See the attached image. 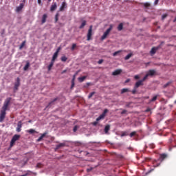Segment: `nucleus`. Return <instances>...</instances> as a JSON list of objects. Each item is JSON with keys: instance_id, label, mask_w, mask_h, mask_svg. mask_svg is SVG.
Masks as SVG:
<instances>
[{"instance_id": "nucleus-1", "label": "nucleus", "mask_w": 176, "mask_h": 176, "mask_svg": "<svg viewBox=\"0 0 176 176\" xmlns=\"http://www.w3.org/2000/svg\"><path fill=\"white\" fill-rule=\"evenodd\" d=\"M113 28V26L112 25H110L109 28L104 32L103 35L101 36V41H104V39H107V36L109 35V32L112 31Z\"/></svg>"}, {"instance_id": "nucleus-2", "label": "nucleus", "mask_w": 176, "mask_h": 176, "mask_svg": "<svg viewBox=\"0 0 176 176\" xmlns=\"http://www.w3.org/2000/svg\"><path fill=\"white\" fill-rule=\"evenodd\" d=\"M20 140V135H14L10 142V146L12 148L16 144V141H19Z\"/></svg>"}, {"instance_id": "nucleus-3", "label": "nucleus", "mask_w": 176, "mask_h": 176, "mask_svg": "<svg viewBox=\"0 0 176 176\" xmlns=\"http://www.w3.org/2000/svg\"><path fill=\"white\" fill-rule=\"evenodd\" d=\"M10 101H12V98H7L4 102L2 109H5L8 111V107H9L10 104Z\"/></svg>"}, {"instance_id": "nucleus-4", "label": "nucleus", "mask_w": 176, "mask_h": 176, "mask_svg": "<svg viewBox=\"0 0 176 176\" xmlns=\"http://www.w3.org/2000/svg\"><path fill=\"white\" fill-rule=\"evenodd\" d=\"M93 35V25L89 26L88 32L87 34V41H91V36Z\"/></svg>"}, {"instance_id": "nucleus-5", "label": "nucleus", "mask_w": 176, "mask_h": 176, "mask_svg": "<svg viewBox=\"0 0 176 176\" xmlns=\"http://www.w3.org/2000/svg\"><path fill=\"white\" fill-rule=\"evenodd\" d=\"M6 111L3 109L0 111V123H2L3 120H5V118H6Z\"/></svg>"}, {"instance_id": "nucleus-6", "label": "nucleus", "mask_w": 176, "mask_h": 176, "mask_svg": "<svg viewBox=\"0 0 176 176\" xmlns=\"http://www.w3.org/2000/svg\"><path fill=\"white\" fill-rule=\"evenodd\" d=\"M20 78H16V82H14V91H17L19 90V87H20Z\"/></svg>"}, {"instance_id": "nucleus-7", "label": "nucleus", "mask_w": 176, "mask_h": 176, "mask_svg": "<svg viewBox=\"0 0 176 176\" xmlns=\"http://www.w3.org/2000/svg\"><path fill=\"white\" fill-rule=\"evenodd\" d=\"M107 113H108V109H105L103 113L98 118H96L97 122H100V120H101L102 119H104Z\"/></svg>"}, {"instance_id": "nucleus-8", "label": "nucleus", "mask_w": 176, "mask_h": 176, "mask_svg": "<svg viewBox=\"0 0 176 176\" xmlns=\"http://www.w3.org/2000/svg\"><path fill=\"white\" fill-rule=\"evenodd\" d=\"M67 2L63 1L61 4V6L59 8V12H64V10L67 9Z\"/></svg>"}, {"instance_id": "nucleus-9", "label": "nucleus", "mask_w": 176, "mask_h": 176, "mask_svg": "<svg viewBox=\"0 0 176 176\" xmlns=\"http://www.w3.org/2000/svg\"><path fill=\"white\" fill-rule=\"evenodd\" d=\"M22 127H23V122L21 121H19L16 131H17V133H20V131H21Z\"/></svg>"}, {"instance_id": "nucleus-10", "label": "nucleus", "mask_w": 176, "mask_h": 176, "mask_svg": "<svg viewBox=\"0 0 176 176\" xmlns=\"http://www.w3.org/2000/svg\"><path fill=\"white\" fill-rule=\"evenodd\" d=\"M57 10V3L54 2V3H52L50 10V12H54V10Z\"/></svg>"}, {"instance_id": "nucleus-11", "label": "nucleus", "mask_w": 176, "mask_h": 176, "mask_svg": "<svg viewBox=\"0 0 176 176\" xmlns=\"http://www.w3.org/2000/svg\"><path fill=\"white\" fill-rule=\"evenodd\" d=\"M165 159H167V154L162 153L160 155L159 160H160L161 163L163 162V160H165Z\"/></svg>"}, {"instance_id": "nucleus-12", "label": "nucleus", "mask_w": 176, "mask_h": 176, "mask_svg": "<svg viewBox=\"0 0 176 176\" xmlns=\"http://www.w3.org/2000/svg\"><path fill=\"white\" fill-rule=\"evenodd\" d=\"M159 160H159V159L157 160H154L153 161V167H159V166H160V163H162V162H159Z\"/></svg>"}, {"instance_id": "nucleus-13", "label": "nucleus", "mask_w": 176, "mask_h": 176, "mask_svg": "<svg viewBox=\"0 0 176 176\" xmlns=\"http://www.w3.org/2000/svg\"><path fill=\"white\" fill-rule=\"evenodd\" d=\"M47 134V132H45L44 133H43L41 135V136H40L38 139H37V142H41V141H42V140H43V138H45V137H46V135Z\"/></svg>"}, {"instance_id": "nucleus-14", "label": "nucleus", "mask_w": 176, "mask_h": 176, "mask_svg": "<svg viewBox=\"0 0 176 176\" xmlns=\"http://www.w3.org/2000/svg\"><path fill=\"white\" fill-rule=\"evenodd\" d=\"M47 19V14H44L42 16L41 24H45Z\"/></svg>"}, {"instance_id": "nucleus-15", "label": "nucleus", "mask_w": 176, "mask_h": 176, "mask_svg": "<svg viewBox=\"0 0 176 176\" xmlns=\"http://www.w3.org/2000/svg\"><path fill=\"white\" fill-rule=\"evenodd\" d=\"M122 74V69H116V71L113 72L112 75L113 76H116V75H120Z\"/></svg>"}, {"instance_id": "nucleus-16", "label": "nucleus", "mask_w": 176, "mask_h": 176, "mask_svg": "<svg viewBox=\"0 0 176 176\" xmlns=\"http://www.w3.org/2000/svg\"><path fill=\"white\" fill-rule=\"evenodd\" d=\"M144 83L142 82V80L138 81L135 85V89H138L140 86H143Z\"/></svg>"}, {"instance_id": "nucleus-17", "label": "nucleus", "mask_w": 176, "mask_h": 176, "mask_svg": "<svg viewBox=\"0 0 176 176\" xmlns=\"http://www.w3.org/2000/svg\"><path fill=\"white\" fill-rule=\"evenodd\" d=\"M63 146H65V143H60L59 144H57L55 151H57L58 149H60V148H63Z\"/></svg>"}, {"instance_id": "nucleus-18", "label": "nucleus", "mask_w": 176, "mask_h": 176, "mask_svg": "<svg viewBox=\"0 0 176 176\" xmlns=\"http://www.w3.org/2000/svg\"><path fill=\"white\" fill-rule=\"evenodd\" d=\"M86 24H87V22L86 21H82L81 25L79 26V29L82 30L83 28H85V26L86 25Z\"/></svg>"}, {"instance_id": "nucleus-19", "label": "nucleus", "mask_w": 176, "mask_h": 176, "mask_svg": "<svg viewBox=\"0 0 176 176\" xmlns=\"http://www.w3.org/2000/svg\"><path fill=\"white\" fill-rule=\"evenodd\" d=\"M155 74H156V71H155L153 69H151L148 71V73L147 74V75H148V76H153V75H155Z\"/></svg>"}, {"instance_id": "nucleus-20", "label": "nucleus", "mask_w": 176, "mask_h": 176, "mask_svg": "<svg viewBox=\"0 0 176 176\" xmlns=\"http://www.w3.org/2000/svg\"><path fill=\"white\" fill-rule=\"evenodd\" d=\"M157 50V48L153 47L151 50L150 51V54H151V56H153V54H156V52Z\"/></svg>"}, {"instance_id": "nucleus-21", "label": "nucleus", "mask_w": 176, "mask_h": 176, "mask_svg": "<svg viewBox=\"0 0 176 176\" xmlns=\"http://www.w3.org/2000/svg\"><path fill=\"white\" fill-rule=\"evenodd\" d=\"M57 57H58V53L55 52V53L54 54L53 56H52V59L51 61H52V62L54 63V62L56 61V59L57 58Z\"/></svg>"}, {"instance_id": "nucleus-22", "label": "nucleus", "mask_w": 176, "mask_h": 176, "mask_svg": "<svg viewBox=\"0 0 176 176\" xmlns=\"http://www.w3.org/2000/svg\"><path fill=\"white\" fill-rule=\"evenodd\" d=\"M110 129H111V125H109V124L106 125L104 127L105 134L108 133V132L109 131Z\"/></svg>"}, {"instance_id": "nucleus-23", "label": "nucleus", "mask_w": 176, "mask_h": 176, "mask_svg": "<svg viewBox=\"0 0 176 176\" xmlns=\"http://www.w3.org/2000/svg\"><path fill=\"white\" fill-rule=\"evenodd\" d=\"M23 8H24V4L23 3H21L19 6H18L16 8V12H21V10L23 9Z\"/></svg>"}, {"instance_id": "nucleus-24", "label": "nucleus", "mask_w": 176, "mask_h": 176, "mask_svg": "<svg viewBox=\"0 0 176 176\" xmlns=\"http://www.w3.org/2000/svg\"><path fill=\"white\" fill-rule=\"evenodd\" d=\"M27 133H29V134H34V133H36V134H38V132L35 131V129H32L28 130Z\"/></svg>"}, {"instance_id": "nucleus-25", "label": "nucleus", "mask_w": 176, "mask_h": 176, "mask_svg": "<svg viewBox=\"0 0 176 176\" xmlns=\"http://www.w3.org/2000/svg\"><path fill=\"white\" fill-rule=\"evenodd\" d=\"M54 65V62H53L52 60H51L50 64L48 65V71H52V68L53 67V66Z\"/></svg>"}, {"instance_id": "nucleus-26", "label": "nucleus", "mask_w": 176, "mask_h": 176, "mask_svg": "<svg viewBox=\"0 0 176 176\" xmlns=\"http://www.w3.org/2000/svg\"><path fill=\"white\" fill-rule=\"evenodd\" d=\"M58 100L57 98H55L52 101H51L48 105L47 106V108H49V107H50V105H53V104H54V102H56V100Z\"/></svg>"}, {"instance_id": "nucleus-27", "label": "nucleus", "mask_w": 176, "mask_h": 176, "mask_svg": "<svg viewBox=\"0 0 176 176\" xmlns=\"http://www.w3.org/2000/svg\"><path fill=\"white\" fill-rule=\"evenodd\" d=\"M129 89L127 88H124L121 90V94H124V93H127L129 92Z\"/></svg>"}, {"instance_id": "nucleus-28", "label": "nucleus", "mask_w": 176, "mask_h": 176, "mask_svg": "<svg viewBox=\"0 0 176 176\" xmlns=\"http://www.w3.org/2000/svg\"><path fill=\"white\" fill-rule=\"evenodd\" d=\"M30 68V62H27L26 65H25L23 69L24 71H27Z\"/></svg>"}, {"instance_id": "nucleus-29", "label": "nucleus", "mask_w": 176, "mask_h": 176, "mask_svg": "<svg viewBox=\"0 0 176 176\" xmlns=\"http://www.w3.org/2000/svg\"><path fill=\"white\" fill-rule=\"evenodd\" d=\"M118 31H122V30H123V24L122 23L118 25Z\"/></svg>"}, {"instance_id": "nucleus-30", "label": "nucleus", "mask_w": 176, "mask_h": 176, "mask_svg": "<svg viewBox=\"0 0 176 176\" xmlns=\"http://www.w3.org/2000/svg\"><path fill=\"white\" fill-rule=\"evenodd\" d=\"M27 41H24L21 45L19 46V50H21V49H23V47H24V46H25V43Z\"/></svg>"}, {"instance_id": "nucleus-31", "label": "nucleus", "mask_w": 176, "mask_h": 176, "mask_svg": "<svg viewBox=\"0 0 176 176\" xmlns=\"http://www.w3.org/2000/svg\"><path fill=\"white\" fill-rule=\"evenodd\" d=\"M86 78L87 77L85 76H84L82 77H79L78 78V80H79V82H83L86 79Z\"/></svg>"}, {"instance_id": "nucleus-32", "label": "nucleus", "mask_w": 176, "mask_h": 176, "mask_svg": "<svg viewBox=\"0 0 176 176\" xmlns=\"http://www.w3.org/2000/svg\"><path fill=\"white\" fill-rule=\"evenodd\" d=\"M133 56V54L130 53L128 55H126L124 58V60H129L130 58Z\"/></svg>"}, {"instance_id": "nucleus-33", "label": "nucleus", "mask_w": 176, "mask_h": 176, "mask_svg": "<svg viewBox=\"0 0 176 176\" xmlns=\"http://www.w3.org/2000/svg\"><path fill=\"white\" fill-rule=\"evenodd\" d=\"M142 5L144 6V8H149L151 6V3H142Z\"/></svg>"}, {"instance_id": "nucleus-34", "label": "nucleus", "mask_w": 176, "mask_h": 176, "mask_svg": "<svg viewBox=\"0 0 176 176\" xmlns=\"http://www.w3.org/2000/svg\"><path fill=\"white\" fill-rule=\"evenodd\" d=\"M61 61H63V63H65V61H67V60H68V58H67L65 56H63L60 58Z\"/></svg>"}, {"instance_id": "nucleus-35", "label": "nucleus", "mask_w": 176, "mask_h": 176, "mask_svg": "<svg viewBox=\"0 0 176 176\" xmlns=\"http://www.w3.org/2000/svg\"><path fill=\"white\" fill-rule=\"evenodd\" d=\"M95 94H96V91H93V92L90 93V94H89V96H88L89 100H90V98H91V97H93Z\"/></svg>"}, {"instance_id": "nucleus-36", "label": "nucleus", "mask_w": 176, "mask_h": 176, "mask_svg": "<svg viewBox=\"0 0 176 176\" xmlns=\"http://www.w3.org/2000/svg\"><path fill=\"white\" fill-rule=\"evenodd\" d=\"M148 76H149V74H146L142 80H140L143 83L148 79Z\"/></svg>"}, {"instance_id": "nucleus-37", "label": "nucleus", "mask_w": 176, "mask_h": 176, "mask_svg": "<svg viewBox=\"0 0 176 176\" xmlns=\"http://www.w3.org/2000/svg\"><path fill=\"white\" fill-rule=\"evenodd\" d=\"M148 76H149V74H146L142 80H140L143 83L148 79Z\"/></svg>"}, {"instance_id": "nucleus-38", "label": "nucleus", "mask_w": 176, "mask_h": 176, "mask_svg": "<svg viewBox=\"0 0 176 176\" xmlns=\"http://www.w3.org/2000/svg\"><path fill=\"white\" fill-rule=\"evenodd\" d=\"M60 16V14L56 13L55 15V23H57V21H58V17Z\"/></svg>"}, {"instance_id": "nucleus-39", "label": "nucleus", "mask_w": 176, "mask_h": 176, "mask_svg": "<svg viewBox=\"0 0 176 176\" xmlns=\"http://www.w3.org/2000/svg\"><path fill=\"white\" fill-rule=\"evenodd\" d=\"M119 53H122V50L116 51V52H114L113 54V56L115 57V56H118V54H119Z\"/></svg>"}, {"instance_id": "nucleus-40", "label": "nucleus", "mask_w": 176, "mask_h": 176, "mask_svg": "<svg viewBox=\"0 0 176 176\" xmlns=\"http://www.w3.org/2000/svg\"><path fill=\"white\" fill-rule=\"evenodd\" d=\"M79 129V126L78 125L74 126V129H73V131L74 133H76V131H78V129Z\"/></svg>"}, {"instance_id": "nucleus-41", "label": "nucleus", "mask_w": 176, "mask_h": 176, "mask_svg": "<svg viewBox=\"0 0 176 176\" xmlns=\"http://www.w3.org/2000/svg\"><path fill=\"white\" fill-rule=\"evenodd\" d=\"M42 167H43V164H41V163H38L36 164V168H42Z\"/></svg>"}, {"instance_id": "nucleus-42", "label": "nucleus", "mask_w": 176, "mask_h": 176, "mask_svg": "<svg viewBox=\"0 0 176 176\" xmlns=\"http://www.w3.org/2000/svg\"><path fill=\"white\" fill-rule=\"evenodd\" d=\"M156 100H157V95L154 96L150 101L151 102H153L154 101H156Z\"/></svg>"}, {"instance_id": "nucleus-43", "label": "nucleus", "mask_w": 176, "mask_h": 176, "mask_svg": "<svg viewBox=\"0 0 176 176\" xmlns=\"http://www.w3.org/2000/svg\"><path fill=\"white\" fill-rule=\"evenodd\" d=\"M75 47H76V43H73L72 45L71 50L72 51H74V50H75Z\"/></svg>"}, {"instance_id": "nucleus-44", "label": "nucleus", "mask_w": 176, "mask_h": 176, "mask_svg": "<svg viewBox=\"0 0 176 176\" xmlns=\"http://www.w3.org/2000/svg\"><path fill=\"white\" fill-rule=\"evenodd\" d=\"M126 135H129V134H127V132H122L121 134V137H126Z\"/></svg>"}, {"instance_id": "nucleus-45", "label": "nucleus", "mask_w": 176, "mask_h": 176, "mask_svg": "<svg viewBox=\"0 0 176 176\" xmlns=\"http://www.w3.org/2000/svg\"><path fill=\"white\" fill-rule=\"evenodd\" d=\"M135 134H137V132L133 131V132L130 133V137H134V135H135Z\"/></svg>"}, {"instance_id": "nucleus-46", "label": "nucleus", "mask_w": 176, "mask_h": 176, "mask_svg": "<svg viewBox=\"0 0 176 176\" xmlns=\"http://www.w3.org/2000/svg\"><path fill=\"white\" fill-rule=\"evenodd\" d=\"M137 93V88H135V87H134V89L132 90V94H135Z\"/></svg>"}, {"instance_id": "nucleus-47", "label": "nucleus", "mask_w": 176, "mask_h": 176, "mask_svg": "<svg viewBox=\"0 0 176 176\" xmlns=\"http://www.w3.org/2000/svg\"><path fill=\"white\" fill-rule=\"evenodd\" d=\"M76 74H75L73 76V78H72V82H75V79H76Z\"/></svg>"}, {"instance_id": "nucleus-48", "label": "nucleus", "mask_w": 176, "mask_h": 176, "mask_svg": "<svg viewBox=\"0 0 176 176\" xmlns=\"http://www.w3.org/2000/svg\"><path fill=\"white\" fill-rule=\"evenodd\" d=\"M167 16H168L167 14H163L162 16V20H164V19H166V17H167Z\"/></svg>"}, {"instance_id": "nucleus-49", "label": "nucleus", "mask_w": 176, "mask_h": 176, "mask_svg": "<svg viewBox=\"0 0 176 176\" xmlns=\"http://www.w3.org/2000/svg\"><path fill=\"white\" fill-rule=\"evenodd\" d=\"M125 113H127V110H123V111L121 112V115H124Z\"/></svg>"}, {"instance_id": "nucleus-50", "label": "nucleus", "mask_w": 176, "mask_h": 176, "mask_svg": "<svg viewBox=\"0 0 176 176\" xmlns=\"http://www.w3.org/2000/svg\"><path fill=\"white\" fill-rule=\"evenodd\" d=\"M171 82H167L166 84H165L164 85V88H166V87H167L168 86H170V84Z\"/></svg>"}, {"instance_id": "nucleus-51", "label": "nucleus", "mask_w": 176, "mask_h": 176, "mask_svg": "<svg viewBox=\"0 0 176 176\" xmlns=\"http://www.w3.org/2000/svg\"><path fill=\"white\" fill-rule=\"evenodd\" d=\"M60 50H61V47H59L57 50H56V53H60Z\"/></svg>"}, {"instance_id": "nucleus-52", "label": "nucleus", "mask_w": 176, "mask_h": 176, "mask_svg": "<svg viewBox=\"0 0 176 176\" xmlns=\"http://www.w3.org/2000/svg\"><path fill=\"white\" fill-rule=\"evenodd\" d=\"M75 87V82H72V86H71V89H74V87Z\"/></svg>"}, {"instance_id": "nucleus-53", "label": "nucleus", "mask_w": 176, "mask_h": 176, "mask_svg": "<svg viewBox=\"0 0 176 176\" xmlns=\"http://www.w3.org/2000/svg\"><path fill=\"white\" fill-rule=\"evenodd\" d=\"M103 61H104V60H103L102 59L99 60L98 62V64H102Z\"/></svg>"}, {"instance_id": "nucleus-54", "label": "nucleus", "mask_w": 176, "mask_h": 176, "mask_svg": "<svg viewBox=\"0 0 176 176\" xmlns=\"http://www.w3.org/2000/svg\"><path fill=\"white\" fill-rule=\"evenodd\" d=\"M98 123V121L96 120V122H94L93 123V124H94V126H97Z\"/></svg>"}, {"instance_id": "nucleus-55", "label": "nucleus", "mask_w": 176, "mask_h": 176, "mask_svg": "<svg viewBox=\"0 0 176 176\" xmlns=\"http://www.w3.org/2000/svg\"><path fill=\"white\" fill-rule=\"evenodd\" d=\"M134 78L135 79H140V76L136 75V76H135Z\"/></svg>"}, {"instance_id": "nucleus-56", "label": "nucleus", "mask_w": 176, "mask_h": 176, "mask_svg": "<svg viewBox=\"0 0 176 176\" xmlns=\"http://www.w3.org/2000/svg\"><path fill=\"white\" fill-rule=\"evenodd\" d=\"M154 3L155 5H157V3H159V0H155Z\"/></svg>"}, {"instance_id": "nucleus-57", "label": "nucleus", "mask_w": 176, "mask_h": 176, "mask_svg": "<svg viewBox=\"0 0 176 176\" xmlns=\"http://www.w3.org/2000/svg\"><path fill=\"white\" fill-rule=\"evenodd\" d=\"M150 147H151L152 149H153V148H155V144H151V145H150Z\"/></svg>"}, {"instance_id": "nucleus-58", "label": "nucleus", "mask_w": 176, "mask_h": 176, "mask_svg": "<svg viewBox=\"0 0 176 176\" xmlns=\"http://www.w3.org/2000/svg\"><path fill=\"white\" fill-rule=\"evenodd\" d=\"M65 72H67V70H66V69H65V70H63V71L61 72L62 75L64 74H65Z\"/></svg>"}, {"instance_id": "nucleus-59", "label": "nucleus", "mask_w": 176, "mask_h": 176, "mask_svg": "<svg viewBox=\"0 0 176 176\" xmlns=\"http://www.w3.org/2000/svg\"><path fill=\"white\" fill-rule=\"evenodd\" d=\"M41 3H42V0H38V5H41Z\"/></svg>"}, {"instance_id": "nucleus-60", "label": "nucleus", "mask_w": 176, "mask_h": 176, "mask_svg": "<svg viewBox=\"0 0 176 176\" xmlns=\"http://www.w3.org/2000/svg\"><path fill=\"white\" fill-rule=\"evenodd\" d=\"M129 82H130V79L126 80L125 83H129Z\"/></svg>"}, {"instance_id": "nucleus-61", "label": "nucleus", "mask_w": 176, "mask_h": 176, "mask_svg": "<svg viewBox=\"0 0 176 176\" xmlns=\"http://www.w3.org/2000/svg\"><path fill=\"white\" fill-rule=\"evenodd\" d=\"M149 111H151V109H147L146 110V112H149Z\"/></svg>"}, {"instance_id": "nucleus-62", "label": "nucleus", "mask_w": 176, "mask_h": 176, "mask_svg": "<svg viewBox=\"0 0 176 176\" xmlns=\"http://www.w3.org/2000/svg\"><path fill=\"white\" fill-rule=\"evenodd\" d=\"M87 86H90V82L87 83Z\"/></svg>"}, {"instance_id": "nucleus-63", "label": "nucleus", "mask_w": 176, "mask_h": 176, "mask_svg": "<svg viewBox=\"0 0 176 176\" xmlns=\"http://www.w3.org/2000/svg\"><path fill=\"white\" fill-rule=\"evenodd\" d=\"M31 122H32L31 120H29V121H28L29 123H31Z\"/></svg>"}, {"instance_id": "nucleus-64", "label": "nucleus", "mask_w": 176, "mask_h": 176, "mask_svg": "<svg viewBox=\"0 0 176 176\" xmlns=\"http://www.w3.org/2000/svg\"><path fill=\"white\" fill-rule=\"evenodd\" d=\"M48 2H52V0H48Z\"/></svg>"}]
</instances>
